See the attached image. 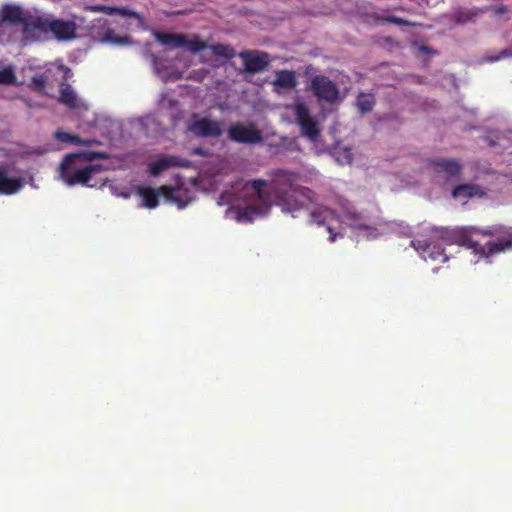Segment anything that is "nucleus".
Wrapping results in <instances>:
<instances>
[{
  "instance_id": "nucleus-1",
  "label": "nucleus",
  "mask_w": 512,
  "mask_h": 512,
  "mask_svg": "<svg viewBox=\"0 0 512 512\" xmlns=\"http://www.w3.org/2000/svg\"><path fill=\"white\" fill-rule=\"evenodd\" d=\"M298 174L277 170L273 173L269 184V191L264 188L268 182L263 179H254L247 183L246 189L251 190V201L239 212L241 219L253 221L258 217L269 213L272 206V197L284 213H294L307 209L309 204L314 203L315 193L310 188L298 184Z\"/></svg>"
},
{
  "instance_id": "nucleus-2",
  "label": "nucleus",
  "mask_w": 512,
  "mask_h": 512,
  "mask_svg": "<svg viewBox=\"0 0 512 512\" xmlns=\"http://www.w3.org/2000/svg\"><path fill=\"white\" fill-rule=\"evenodd\" d=\"M340 130H301V137L307 139L317 153L328 152L341 164H350L352 153L347 146L340 145Z\"/></svg>"
},
{
  "instance_id": "nucleus-3",
  "label": "nucleus",
  "mask_w": 512,
  "mask_h": 512,
  "mask_svg": "<svg viewBox=\"0 0 512 512\" xmlns=\"http://www.w3.org/2000/svg\"><path fill=\"white\" fill-rule=\"evenodd\" d=\"M78 25L72 20L55 18L53 15L36 16L30 23L26 32L32 36V40H40L43 34L51 33L58 41H70L76 38Z\"/></svg>"
},
{
  "instance_id": "nucleus-4",
  "label": "nucleus",
  "mask_w": 512,
  "mask_h": 512,
  "mask_svg": "<svg viewBox=\"0 0 512 512\" xmlns=\"http://www.w3.org/2000/svg\"><path fill=\"white\" fill-rule=\"evenodd\" d=\"M74 156H65L59 166V173L61 179L68 185H86L88 187H93L94 185L89 184L92 176L103 170V165L94 164L87 165L83 168H75L74 164Z\"/></svg>"
},
{
  "instance_id": "nucleus-5",
  "label": "nucleus",
  "mask_w": 512,
  "mask_h": 512,
  "mask_svg": "<svg viewBox=\"0 0 512 512\" xmlns=\"http://www.w3.org/2000/svg\"><path fill=\"white\" fill-rule=\"evenodd\" d=\"M35 18L36 16L26 13L20 6L7 4L0 9V28L22 25L23 38L33 41L32 36L26 32V28L35 21Z\"/></svg>"
},
{
  "instance_id": "nucleus-6",
  "label": "nucleus",
  "mask_w": 512,
  "mask_h": 512,
  "mask_svg": "<svg viewBox=\"0 0 512 512\" xmlns=\"http://www.w3.org/2000/svg\"><path fill=\"white\" fill-rule=\"evenodd\" d=\"M156 39L163 45L170 48H181L184 47L192 53H197L205 50L207 43L202 41L197 36L188 38L183 34H172V33H157Z\"/></svg>"
},
{
  "instance_id": "nucleus-7",
  "label": "nucleus",
  "mask_w": 512,
  "mask_h": 512,
  "mask_svg": "<svg viewBox=\"0 0 512 512\" xmlns=\"http://www.w3.org/2000/svg\"><path fill=\"white\" fill-rule=\"evenodd\" d=\"M311 90L319 102L334 105L340 102V91L337 85L324 75H317L311 80Z\"/></svg>"
},
{
  "instance_id": "nucleus-8",
  "label": "nucleus",
  "mask_w": 512,
  "mask_h": 512,
  "mask_svg": "<svg viewBox=\"0 0 512 512\" xmlns=\"http://www.w3.org/2000/svg\"><path fill=\"white\" fill-rule=\"evenodd\" d=\"M477 233L485 236L502 235L501 239L493 242H487L482 248L481 252L486 257L504 252L512 248V232L504 231L502 228H495L493 230L477 229Z\"/></svg>"
},
{
  "instance_id": "nucleus-9",
  "label": "nucleus",
  "mask_w": 512,
  "mask_h": 512,
  "mask_svg": "<svg viewBox=\"0 0 512 512\" xmlns=\"http://www.w3.org/2000/svg\"><path fill=\"white\" fill-rule=\"evenodd\" d=\"M310 217L312 223H315L318 226H326V229L330 234V242H334L337 236L342 237V234L335 232L334 223H338L339 220L336 212L332 209L322 205L317 206L311 211Z\"/></svg>"
},
{
  "instance_id": "nucleus-10",
  "label": "nucleus",
  "mask_w": 512,
  "mask_h": 512,
  "mask_svg": "<svg viewBox=\"0 0 512 512\" xmlns=\"http://www.w3.org/2000/svg\"><path fill=\"white\" fill-rule=\"evenodd\" d=\"M411 246L423 257L424 260L446 262L448 256L445 254L441 245L428 239H415L411 241Z\"/></svg>"
},
{
  "instance_id": "nucleus-11",
  "label": "nucleus",
  "mask_w": 512,
  "mask_h": 512,
  "mask_svg": "<svg viewBox=\"0 0 512 512\" xmlns=\"http://www.w3.org/2000/svg\"><path fill=\"white\" fill-rule=\"evenodd\" d=\"M94 36L102 43H110L117 45L130 44L131 41L127 36H118L115 31L107 24V20L99 18L95 20L93 25Z\"/></svg>"
},
{
  "instance_id": "nucleus-12",
  "label": "nucleus",
  "mask_w": 512,
  "mask_h": 512,
  "mask_svg": "<svg viewBox=\"0 0 512 512\" xmlns=\"http://www.w3.org/2000/svg\"><path fill=\"white\" fill-rule=\"evenodd\" d=\"M239 57L243 60L244 71L248 73L262 72L270 63V58L267 53L256 50L241 52L239 53Z\"/></svg>"
},
{
  "instance_id": "nucleus-13",
  "label": "nucleus",
  "mask_w": 512,
  "mask_h": 512,
  "mask_svg": "<svg viewBox=\"0 0 512 512\" xmlns=\"http://www.w3.org/2000/svg\"><path fill=\"white\" fill-rule=\"evenodd\" d=\"M428 165L437 174H444L449 178L458 177L463 165L454 158H434L428 161Z\"/></svg>"
},
{
  "instance_id": "nucleus-14",
  "label": "nucleus",
  "mask_w": 512,
  "mask_h": 512,
  "mask_svg": "<svg viewBox=\"0 0 512 512\" xmlns=\"http://www.w3.org/2000/svg\"><path fill=\"white\" fill-rule=\"evenodd\" d=\"M165 199L176 203L179 208L186 207L192 200L191 189L184 186L182 182L177 183L175 187L164 186Z\"/></svg>"
},
{
  "instance_id": "nucleus-15",
  "label": "nucleus",
  "mask_w": 512,
  "mask_h": 512,
  "mask_svg": "<svg viewBox=\"0 0 512 512\" xmlns=\"http://www.w3.org/2000/svg\"><path fill=\"white\" fill-rule=\"evenodd\" d=\"M85 11L89 12H102L107 15H118L123 18H135L138 21L139 26H143L142 16L134 10L127 7H114L106 5H87L84 7Z\"/></svg>"
},
{
  "instance_id": "nucleus-16",
  "label": "nucleus",
  "mask_w": 512,
  "mask_h": 512,
  "mask_svg": "<svg viewBox=\"0 0 512 512\" xmlns=\"http://www.w3.org/2000/svg\"><path fill=\"white\" fill-rule=\"evenodd\" d=\"M59 102L70 109L81 110L87 109L86 103L79 97L76 91L68 84L61 83Z\"/></svg>"
},
{
  "instance_id": "nucleus-17",
  "label": "nucleus",
  "mask_w": 512,
  "mask_h": 512,
  "mask_svg": "<svg viewBox=\"0 0 512 512\" xmlns=\"http://www.w3.org/2000/svg\"><path fill=\"white\" fill-rule=\"evenodd\" d=\"M165 188L164 186L158 188H151L148 186H138L136 188V193L142 198L143 203L142 206L148 209H154L159 204V198H165Z\"/></svg>"
},
{
  "instance_id": "nucleus-18",
  "label": "nucleus",
  "mask_w": 512,
  "mask_h": 512,
  "mask_svg": "<svg viewBox=\"0 0 512 512\" xmlns=\"http://www.w3.org/2000/svg\"><path fill=\"white\" fill-rule=\"evenodd\" d=\"M186 167L187 162L179 160L176 156H162L148 165L149 174L153 177L159 176L170 167Z\"/></svg>"
},
{
  "instance_id": "nucleus-19",
  "label": "nucleus",
  "mask_w": 512,
  "mask_h": 512,
  "mask_svg": "<svg viewBox=\"0 0 512 512\" xmlns=\"http://www.w3.org/2000/svg\"><path fill=\"white\" fill-rule=\"evenodd\" d=\"M486 191L476 184H459L452 189V196L454 198L470 199L473 197L483 198L486 196Z\"/></svg>"
},
{
  "instance_id": "nucleus-20",
  "label": "nucleus",
  "mask_w": 512,
  "mask_h": 512,
  "mask_svg": "<svg viewBox=\"0 0 512 512\" xmlns=\"http://www.w3.org/2000/svg\"><path fill=\"white\" fill-rule=\"evenodd\" d=\"M23 186L21 178H11L8 176L6 169L0 166V193L13 194L19 191Z\"/></svg>"
},
{
  "instance_id": "nucleus-21",
  "label": "nucleus",
  "mask_w": 512,
  "mask_h": 512,
  "mask_svg": "<svg viewBox=\"0 0 512 512\" xmlns=\"http://www.w3.org/2000/svg\"><path fill=\"white\" fill-rule=\"evenodd\" d=\"M23 186L21 178H11L8 176L6 169L0 166V193L13 194L19 191Z\"/></svg>"
},
{
  "instance_id": "nucleus-22",
  "label": "nucleus",
  "mask_w": 512,
  "mask_h": 512,
  "mask_svg": "<svg viewBox=\"0 0 512 512\" xmlns=\"http://www.w3.org/2000/svg\"><path fill=\"white\" fill-rule=\"evenodd\" d=\"M292 111L300 128H315L316 122L305 103H296Z\"/></svg>"
},
{
  "instance_id": "nucleus-23",
  "label": "nucleus",
  "mask_w": 512,
  "mask_h": 512,
  "mask_svg": "<svg viewBox=\"0 0 512 512\" xmlns=\"http://www.w3.org/2000/svg\"><path fill=\"white\" fill-rule=\"evenodd\" d=\"M273 85L276 91L290 90L297 85L296 74L289 70H280L276 72V77L273 81Z\"/></svg>"
},
{
  "instance_id": "nucleus-24",
  "label": "nucleus",
  "mask_w": 512,
  "mask_h": 512,
  "mask_svg": "<svg viewBox=\"0 0 512 512\" xmlns=\"http://www.w3.org/2000/svg\"><path fill=\"white\" fill-rule=\"evenodd\" d=\"M229 138L239 143H256L262 138V130H227Z\"/></svg>"
},
{
  "instance_id": "nucleus-25",
  "label": "nucleus",
  "mask_w": 512,
  "mask_h": 512,
  "mask_svg": "<svg viewBox=\"0 0 512 512\" xmlns=\"http://www.w3.org/2000/svg\"><path fill=\"white\" fill-rule=\"evenodd\" d=\"M55 138L60 142L74 144V145H84L90 147L94 144H100V142L96 139H85L83 140L77 135H71L63 130H56L54 134Z\"/></svg>"
},
{
  "instance_id": "nucleus-26",
  "label": "nucleus",
  "mask_w": 512,
  "mask_h": 512,
  "mask_svg": "<svg viewBox=\"0 0 512 512\" xmlns=\"http://www.w3.org/2000/svg\"><path fill=\"white\" fill-rule=\"evenodd\" d=\"M484 12L483 9L480 8H459L453 13V20L457 24H465L469 21H473L476 17Z\"/></svg>"
},
{
  "instance_id": "nucleus-27",
  "label": "nucleus",
  "mask_w": 512,
  "mask_h": 512,
  "mask_svg": "<svg viewBox=\"0 0 512 512\" xmlns=\"http://www.w3.org/2000/svg\"><path fill=\"white\" fill-rule=\"evenodd\" d=\"M355 104L361 113H368L372 111L375 105V97L371 93H359Z\"/></svg>"
},
{
  "instance_id": "nucleus-28",
  "label": "nucleus",
  "mask_w": 512,
  "mask_h": 512,
  "mask_svg": "<svg viewBox=\"0 0 512 512\" xmlns=\"http://www.w3.org/2000/svg\"><path fill=\"white\" fill-rule=\"evenodd\" d=\"M436 232L438 234V237L445 240L446 242L464 243L466 241V235L462 232L444 228L439 229Z\"/></svg>"
},
{
  "instance_id": "nucleus-29",
  "label": "nucleus",
  "mask_w": 512,
  "mask_h": 512,
  "mask_svg": "<svg viewBox=\"0 0 512 512\" xmlns=\"http://www.w3.org/2000/svg\"><path fill=\"white\" fill-rule=\"evenodd\" d=\"M207 48H209L215 56L226 60L232 59L236 54L235 50L230 45L226 44L219 43L211 46L207 45L206 49Z\"/></svg>"
},
{
  "instance_id": "nucleus-30",
  "label": "nucleus",
  "mask_w": 512,
  "mask_h": 512,
  "mask_svg": "<svg viewBox=\"0 0 512 512\" xmlns=\"http://www.w3.org/2000/svg\"><path fill=\"white\" fill-rule=\"evenodd\" d=\"M67 156H74V162L77 159L86 161V162H92L96 159H107L108 155L105 152H95V151H84L79 153H72L68 154Z\"/></svg>"
},
{
  "instance_id": "nucleus-31",
  "label": "nucleus",
  "mask_w": 512,
  "mask_h": 512,
  "mask_svg": "<svg viewBox=\"0 0 512 512\" xmlns=\"http://www.w3.org/2000/svg\"><path fill=\"white\" fill-rule=\"evenodd\" d=\"M47 81L48 75L46 73L36 74L31 80V87L37 92H44Z\"/></svg>"
},
{
  "instance_id": "nucleus-32",
  "label": "nucleus",
  "mask_w": 512,
  "mask_h": 512,
  "mask_svg": "<svg viewBox=\"0 0 512 512\" xmlns=\"http://www.w3.org/2000/svg\"><path fill=\"white\" fill-rule=\"evenodd\" d=\"M350 226L360 230H369L372 228L365 218L356 214L351 215Z\"/></svg>"
},
{
  "instance_id": "nucleus-33",
  "label": "nucleus",
  "mask_w": 512,
  "mask_h": 512,
  "mask_svg": "<svg viewBox=\"0 0 512 512\" xmlns=\"http://www.w3.org/2000/svg\"><path fill=\"white\" fill-rule=\"evenodd\" d=\"M15 80L16 76L11 67L0 70V84H13Z\"/></svg>"
},
{
  "instance_id": "nucleus-34",
  "label": "nucleus",
  "mask_w": 512,
  "mask_h": 512,
  "mask_svg": "<svg viewBox=\"0 0 512 512\" xmlns=\"http://www.w3.org/2000/svg\"><path fill=\"white\" fill-rule=\"evenodd\" d=\"M280 150H295L297 149V143L294 138L281 137L279 143L273 144Z\"/></svg>"
},
{
  "instance_id": "nucleus-35",
  "label": "nucleus",
  "mask_w": 512,
  "mask_h": 512,
  "mask_svg": "<svg viewBox=\"0 0 512 512\" xmlns=\"http://www.w3.org/2000/svg\"><path fill=\"white\" fill-rule=\"evenodd\" d=\"M189 128H218L214 122H211L207 118H199Z\"/></svg>"
},
{
  "instance_id": "nucleus-36",
  "label": "nucleus",
  "mask_w": 512,
  "mask_h": 512,
  "mask_svg": "<svg viewBox=\"0 0 512 512\" xmlns=\"http://www.w3.org/2000/svg\"><path fill=\"white\" fill-rule=\"evenodd\" d=\"M154 123H155L154 118L151 117V116H147V117L138 118L134 122H132L131 124L133 126H139L141 128H147V127L153 125Z\"/></svg>"
},
{
  "instance_id": "nucleus-37",
  "label": "nucleus",
  "mask_w": 512,
  "mask_h": 512,
  "mask_svg": "<svg viewBox=\"0 0 512 512\" xmlns=\"http://www.w3.org/2000/svg\"><path fill=\"white\" fill-rule=\"evenodd\" d=\"M196 137L220 136L223 130H188Z\"/></svg>"
},
{
  "instance_id": "nucleus-38",
  "label": "nucleus",
  "mask_w": 512,
  "mask_h": 512,
  "mask_svg": "<svg viewBox=\"0 0 512 512\" xmlns=\"http://www.w3.org/2000/svg\"><path fill=\"white\" fill-rule=\"evenodd\" d=\"M96 123L101 128H106L107 126H113L116 124L113 119L105 115L98 116L96 119Z\"/></svg>"
},
{
  "instance_id": "nucleus-39",
  "label": "nucleus",
  "mask_w": 512,
  "mask_h": 512,
  "mask_svg": "<svg viewBox=\"0 0 512 512\" xmlns=\"http://www.w3.org/2000/svg\"><path fill=\"white\" fill-rule=\"evenodd\" d=\"M510 56H512V50L504 49L497 56H486L485 60L488 62H494Z\"/></svg>"
},
{
  "instance_id": "nucleus-40",
  "label": "nucleus",
  "mask_w": 512,
  "mask_h": 512,
  "mask_svg": "<svg viewBox=\"0 0 512 512\" xmlns=\"http://www.w3.org/2000/svg\"><path fill=\"white\" fill-rule=\"evenodd\" d=\"M387 21L391 22V23L398 24V25H409V23L407 21H405L401 18L395 17V16L388 17Z\"/></svg>"
},
{
  "instance_id": "nucleus-41",
  "label": "nucleus",
  "mask_w": 512,
  "mask_h": 512,
  "mask_svg": "<svg viewBox=\"0 0 512 512\" xmlns=\"http://www.w3.org/2000/svg\"><path fill=\"white\" fill-rule=\"evenodd\" d=\"M193 153H194L195 155H200V156H204V155H207V154H208V153H207L204 149H202V148H194V149H193Z\"/></svg>"
},
{
  "instance_id": "nucleus-42",
  "label": "nucleus",
  "mask_w": 512,
  "mask_h": 512,
  "mask_svg": "<svg viewBox=\"0 0 512 512\" xmlns=\"http://www.w3.org/2000/svg\"><path fill=\"white\" fill-rule=\"evenodd\" d=\"M506 11H507V9H506V7H504V6H501V7H498V8H496V9H495V13H496V14H503V13H505Z\"/></svg>"
},
{
  "instance_id": "nucleus-43",
  "label": "nucleus",
  "mask_w": 512,
  "mask_h": 512,
  "mask_svg": "<svg viewBox=\"0 0 512 512\" xmlns=\"http://www.w3.org/2000/svg\"><path fill=\"white\" fill-rule=\"evenodd\" d=\"M155 69L157 71V73H159V67H158V63L155 61Z\"/></svg>"
},
{
  "instance_id": "nucleus-44",
  "label": "nucleus",
  "mask_w": 512,
  "mask_h": 512,
  "mask_svg": "<svg viewBox=\"0 0 512 512\" xmlns=\"http://www.w3.org/2000/svg\"><path fill=\"white\" fill-rule=\"evenodd\" d=\"M202 58H203V62H208L209 61L208 59L205 58L204 55L202 56Z\"/></svg>"
},
{
  "instance_id": "nucleus-45",
  "label": "nucleus",
  "mask_w": 512,
  "mask_h": 512,
  "mask_svg": "<svg viewBox=\"0 0 512 512\" xmlns=\"http://www.w3.org/2000/svg\"><path fill=\"white\" fill-rule=\"evenodd\" d=\"M230 128L238 129V128H242V127L241 126H231Z\"/></svg>"
},
{
  "instance_id": "nucleus-46",
  "label": "nucleus",
  "mask_w": 512,
  "mask_h": 512,
  "mask_svg": "<svg viewBox=\"0 0 512 512\" xmlns=\"http://www.w3.org/2000/svg\"><path fill=\"white\" fill-rule=\"evenodd\" d=\"M71 73V70L70 69H67L66 70V75L70 74Z\"/></svg>"
}]
</instances>
